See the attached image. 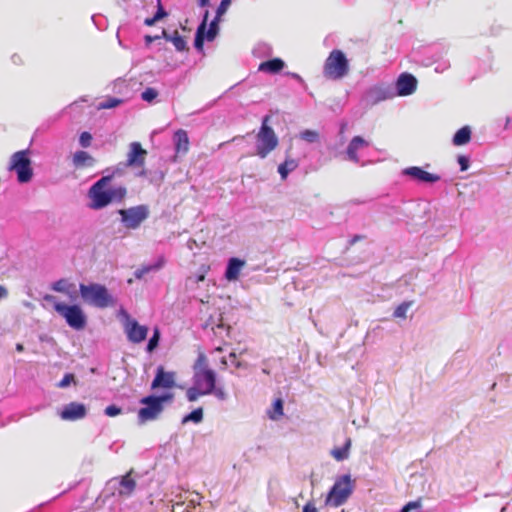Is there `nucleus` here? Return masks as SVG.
Here are the masks:
<instances>
[{
	"mask_svg": "<svg viewBox=\"0 0 512 512\" xmlns=\"http://www.w3.org/2000/svg\"><path fill=\"white\" fill-rule=\"evenodd\" d=\"M120 174L119 170H115L112 174L101 177L88 190L90 200L89 207L99 210L112 203H120L127 195L125 186H116L107 188L115 175Z\"/></svg>",
	"mask_w": 512,
	"mask_h": 512,
	"instance_id": "obj_1",
	"label": "nucleus"
},
{
	"mask_svg": "<svg viewBox=\"0 0 512 512\" xmlns=\"http://www.w3.org/2000/svg\"><path fill=\"white\" fill-rule=\"evenodd\" d=\"M44 300L52 303L54 310L60 314L67 322V324L75 329L82 330L86 326V316L83 310L78 305H66L56 301L53 295H45Z\"/></svg>",
	"mask_w": 512,
	"mask_h": 512,
	"instance_id": "obj_2",
	"label": "nucleus"
},
{
	"mask_svg": "<svg viewBox=\"0 0 512 512\" xmlns=\"http://www.w3.org/2000/svg\"><path fill=\"white\" fill-rule=\"evenodd\" d=\"M193 382L202 388L204 393L211 394L216 384V373L209 367L208 359L204 353H200L193 365Z\"/></svg>",
	"mask_w": 512,
	"mask_h": 512,
	"instance_id": "obj_3",
	"label": "nucleus"
},
{
	"mask_svg": "<svg viewBox=\"0 0 512 512\" xmlns=\"http://www.w3.org/2000/svg\"><path fill=\"white\" fill-rule=\"evenodd\" d=\"M270 118L269 115H266L262 119L261 127L256 135V154L260 158H265L279 143L277 135L269 126Z\"/></svg>",
	"mask_w": 512,
	"mask_h": 512,
	"instance_id": "obj_4",
	"label": "nucleus"
},
{
	"mask_svg": "<svg viewBox=\"0 0 512 512\" xmlns=\"http://www.w3.org/2000/svg\"><path fill=\"white\" fill-rule=\"evenodd\" d=\"M79 291L82 299L96 307L106 308L113 305V298L107 288L100 284H80Z\"/></svg>",
	"mask_w": 512,
	"mask_h": 512,
	"instance_id": "obj_5",
	"label": "nucleus"
},
{
	"mask_svg": "<svg viewBox=\"0 0 512 512\" xmlns=\"http://www.w3.org/2000/svg\"><path fill=\"white\" fill-rule=\"evenodd\" d=\"M348 71L349 64L345 54L337 49L331 51L324 64V76L338 80L347 75Z\"/></svg>",
	"mask_w": 512,
	"mask_h": 512,
	"instance_id": "obj_6",
	"label": "nucleus"
},
{
	"mask_svg": "<svg viewBox=\"0 0 512 512\" xmlns=\"http://www.w3.org/2000/svg\"><path fill=\"white\" fill-rule=\"evenodd\" d=\"M353 483L350 475H343L337 479L329 491L325 503L329 506L338 507L345 503L353 492Z\"/></svg>",
	"mask_w": 512,
	"mask_h": 512,
	"instance_id": "obj_7",
	"label": "nucleus"
},
{
	"mask_svg": "<svg viewBox=\"0 0 512 512\" xmlns=\"http://www.w3.org/2000/svg\"><path fill=\"white\" fill-rule=\"evenodd\" d=\"M9 170L17 173V180L20 183H27L33 177V169L29 158V150H20L12 154Z\"/></svg>",
	"mask_w": 512,
	"mask_h": 512,
	"instance_id": "obj_8",
	"label": "nucleus"
},
{
	"mask_svg": "<svg viewBox=\"0 0 512 512\" xmlns=\"http://www.w3.org/2000/svg\"><path fill=\"white\" fill-rule=\"evenodd\" d=\"M119 214L126 228L136 229L147 219L149 210L147 206L139 205L128 209H120Z\"/></svg>",
	"mask_w": 512,
	"mask_h": 512,
	"instance_id": "obj_9",
	"label": "nucleus"
},
{
	"mask_svg": "<svg viewBox=\"0 0 512 512\" xmlns=\"http://www.w3.org/2000/svg\"><path fill=\"white\" fill-rule=\"evenodd\" d=\"M140 403L145 405L138 411V420L142 424L156 420L164 410V406L160 405L155 395L143 397Z\"/></svg>",
	"mask_w": 512,
	"mask_h": 512,
	"instance_id": "obj_10",
	"label": "nucleus"
},
{
	"mask_svg": "<svg viewBox=\"0 0 512 512\" xmlns=\"http://www.w3.org/2000/svg\"><path fill=\"white\" fill-rule=\"evenodd\" d=\"M123 327L128 341L133 344H139L147 338L148 327L140 325L137 320L129 316L126 317Z\"/></svg>",
	"mask_w": 512,
	"mask_h": 512,
	"instance_id": "obj_11",
	"label": "nucleus"
},
{
	"mask_svg": "<svg viewBox=\"0 0 512 512\" xmlns=\"http://www.w3.org/2000/svg\"><path fill=\"white\" fill-rule=\"evenodd\" d=\"M176 386V373L166 372L163 366L156 370L155 378L151 383V389L164 388L171 389Z\"/></svg>",
	"mask_w": 512,
	"mask_h": 512,
	"instance_id": "obj_12",
	"label": "nucleus"
},
{
	"mask_svg": "<svg viewBox=\"0 0 512 512\" xmlns=\"http://www.w3.org/2000/svg\"><path fill=\"white\" fill-rule=\"evenodd\" d=\"M130 150L127 155V167H143L147 151L142 148L139 142H132L129 146Z\"/></svg>",
	"mask_w": 512,
	"mask_h": 512,
	"instance_id": "obj_13",
	"label": "nucleus"
},
{
	"mask_svg": "<svg viewBox=\"0 0 512 512\" xmlns=\"http://www.w3.org/2000/svg\"><path fill=\"white\" fill-rule=\"evenodd\" d=\"M417 88V79L409 73H402L397 82L396 89L400 96L411 95Z\"/></svg>",
	"mask_w": 512,
	"mask_h": 512,
	"instance_id": "obj_14",
	"label": "nucleus"
},
{
	"mask_svg": "<svg viewBox=\"0 0 512 512\" xmlns=\"http://www.w3.org/2000/svg\"><path fill=\"white\" fill-rule=\"evenodd\" d=\"M403 174L407 175L419 182L435 183L440 180V176L437 174L429 173L423 170L421 167L412 166L405 168Z\"/></svg>",
	"mask_w": 512,
	"mask_h": 512,
	"instance_id": "obj_15",
	"label": "nucleus"
},
{
	"mask_svg": "<svg viewBox=\"0 0 512 512\" xmlns=\"http://www.w3.org/2000/svg\"><path fill=\"white\" fill-rule=\"evenodd\" d=\"M86 416V407L84 404L71 402L60 412L63 420L75 421Z\"/></svg>",
	"mask_w": 512,
	"mask_h": 512,
	"instance_id": "obj_16",
	"label": "nucleus"
},
{
	"mask_svg": "<svg viewBox=\"0 0 512 512\" xmlns=\"http://www.w3.org/2000/svg\"><path fill=\"white\" fill-rule=\"evenodd\" d=\"M72 164L75 169H85L94 167L96 159L84 150L76 151L72 156Z\"/></svg>",
	"mask_w": 512,
	"mask_h": 512,
	"instance_id": "obj_17",
	"label": "nucleus"
},
{
	"mask_svg": "<svg viewBox=\"0 0 512 512\" xmlns=\"http://www.w3.org/2000/svg\"><path fill=\"white\" fill-rule=\"evenodd\" d=\"M368 146H369V142L366 141L363 137H361V136L353 137L347 147V150H346L348 159L350 161L358 163L359 157H358L357 151L361 148L368 147Z\"/></svg>",
	"mask_w": 512,
	"mask_h": 512,
	"instance_id": "obj_18",
	"label": "nucleus"
},
{
	"mask_svg": "<svg viewBox=\"0 0 512 512\" xmlns=\"http://www.w3.org/2000/svg\"><path fill=\"white\" fill-rule=\"evenodd\" d=\"M174 144L177 155H185L188 153L190 148V142L188 134L185 130L179 129L174 133Z\"/></svg>",
	"mask_w": 512,
	"mask_h": 512,
	"instance_id": "obj_19",
	"label": "nucleus"
},
{
	"mask_svg": "<svg viewBox=\"0 0 512 512\" xmlns=\"http://www.w3.org/2000/svg\"><path fill=\"white\" fill-rule=\"evenodd\" d=\"M245 265V262L243 260H240L239 258H231L229 260L226 272H225V278L228 281H234L239 278L240 271L242 267Z\"/></svg>",
	"mask_w": 512,
	"mask_h": 512,
	"instance_id": "obj_20",
	"label": "nucleus"
},
{
	"mask_svg": "<svg viewBox=\"0 0 512 512\" xmlns=\"http://www.w3.org/2000/svg\"><path fill=\"white\" fill-rule=\"evenodd\" d=\"M285 66V63L280 58H274L268 61H264L259 65V71L267 72L270 74L279 73Z\"/></svg>",
	"mask_w": 512,
	"mask_h": 512,
	"instance_id": "obj_21",
	"label": "nucleus"
},
{
	"mask_svg": "<svg viewBox=\"0 0 512 512\" xmlns=\"http://www.w3.org/2000/svg\"><path fill=\"white\" fill-rule=\"evenodd\" d=\"M471 133V128L469 126L460 128L453 137V144L455 146H463L468 144L471 140Z\"/></svg>",
	"mask_w": 512,
	"mask_h": 512,
	"instance_id": "obj_22",
	"label": "nucleus"
},
{
	"mask_svg": "<svg viewBox=\"0 0 512 512\" xmlns=\"http://www.w3.org/2000/svg\"><path fill=\"white\" fill-rule=\"evenodd\" d=\"M136 482L131 477V472L124 475L120 481L119 494L129 496L135 489Z\"/></svg>",
	"mask_w": 512,
	"mask_h": 512,
	"instance_id": "obj_23",
	"label": "nucleus"
},
{
	"mask_svg": "<svg viewBox=\"0 0 512 512\" xmlns=\"http://www.w3.org/2000/svg\"><path fill=\"white\" fill-rule=\"evenodd\" d=\"M352 441L347 438L342 447H335L331 450L332 457L337 461H343L349 457Z\"/></svg>",
	"mask_w": 512,
	"mask_h": 512,
	"instance_id": "obj_24",
	"label": "nucleus"
},
{
	"mask_svg": "<svg viewBox=\"0 0 512 512\" xmlns=\"http://www.w3.org/2000/svg\"><path fill=\"white\" fill-rule=\"evenodd\" d=\"M208 15H209V13H208V11H206L205 15H204V19H203L202 23L199 25L197 32H196L194 45L197 50L203 49L204 38L206 37L205 30H206Z\"/></svg>",
	"mask_w": 512,
	"mask_h": 512,
	"instance_id": "obj_25",
	"label": "nucleus"
},
{
	"mask_svg": "<svg viewBox=\"0 0 512 512\" xmlns=\"http://www.w3.org/2000/svg\"><path fill=\"white\" fill-rule=\"evenodd\" d=\"M298 167L297 160L293 158H286L283 163L278 166V172L283 180H285L288 174L294 171Z\"/></svg>",
	"mask_w": 512,
	"mask_h": 512,
	"instance_id": "obj_26",
	"label": "nucleus"
},
{
	"mask_svg": "<svg viewBox=\"0 0 512 512\" xmlns=\"http://www.w3.org/2000/svg\"><path fill=\"white\" fill-rule=\"evenodd\" d=\"M283 400L281 398H278L274 401L272 407L267 411L268 417L271 420H279L284 412H283Z\"/></svg>",
	"mask_w": 512,
	"mask_h": 512,
	"instance_id": "obj_27",
	"label": "nucleus"
},
{
	"mask_svg": "<svg viewBox=\"0 0 512 512\" xmlns=\"http://www.w3.org/2000/svg\"><path fill=\"white\" fill-rule=\"evenodd\" d=\"M204 391L205 390L194 384L193 387L187 389L186 398L189 402H195L202 396L210 395L209 393H204Z\"/></svg>",
	"mask_w": 512,
	"mask_h": 512,
	"instance_id": "obj_28",
	"label": "nucleus"
},
{
	"mask_svg": "<svg viewBox=\"0 0 512 512\" xmlns=\"http://www.w3.org/2000/svg\"><path fill=\"white\" fill-rule=\"evenodd\" d=\"M413 301H405L396 307L393 316L395 318L405 319L407 317V311L412 306Z\"/></svg>",
	"mask_w": 512,
	"mask_h": 512,
	"instance_id": "obj_29",
	"label": "nucleus"
},
{
	"mask_svg": "<svg viewBox=\"0 0 512 512\" xmlns=\"http://www.w3.org/2000/svg\"><path fill=\"white\" fill-rule=\"evenodd\" d=\"M160 329L158 327H155L153 329L152 337L149 339L146 350L149 353H152L159 345L160 341Z\"/></svg>",
	"mask_w": 512,
	"mask_h": 512,
	"instance_id": "obj_30",
	"label": "nucleus"
},
{
	"mask_svg": "<svg viewBox=\"0 0 512 512\" xmlns=\"http://www.w3.org/2000/svg\"><path fill=\"white\" fill-rule=\"evenodd\" d=\"M202 420H203V409L201 407H199L197 409H194L189 414H187L183 418V423H187V422H190V421L194 422V423H199Z\"/></svg>",
	"mask_w": 512,
	"mask_h": 512,
	"instance_id": "obj_31",
	"label": "nucleus"
},
{
	"mask_svg": "<svg viewBox=\"0 0 512 512\" xmlns=\"http://www.w3.org/2000/svg\"><path fill=\"white\" fill-rule=\"evenodd\" d=\"M171 42L173 43L174 47L178 51H185L187 50V44L184 37L179 35L178 31H175L172 35Z\"/></svg>",
	"mask_w": 512,
	"mask_h": 512,
	"instance_id": "obj_32",
	"label": "nucleus"
},
{
	"mask_svg": "<svg viewBox=\"0 0 512 512\" xmlns=\"http://www.w3.org/2000/svg\"><path fill=\"white\" fill-rule=\"evenodd\" d=\"M300 138L308 143H315L319 140V133L316 130L306 129L300 133Z\"/></svg>",
	"mask_w": 512,
	"mask_h": 512,
	"instance_id": "obj_33",
	"label": "nucleus"
},
{
	"mask_svg": "<svg viewBox=\"0 0 512 512\" xmlns=\"http://www.w3.org/2000/svg\"><path fill=\"white\" fill-rule=\"evenodd\" d=\"M220 19H217L215 18L214 20H212V22L210 23L209 25V29L206 33V39L208 41H212L215 39L216 35L218 34V30H219V27H218V22H219Z\"/></svg>",
	"mask_w": 512,
	"mask_h": 512,
	"instance_id": "obj_34",
	"label": "nucleus"
},
{
	"mask_svg": "<svg viewBox=\"0 0 512 512\" xmlns=\"http://www.w3.org/2000/svg\"><path fill=\"white\" fill-rule=\"evenodd\" d=\"M69 286L66 279H60L52 285V289L56 292L68 293Z\"/></svg>",
	"mask_w": 512,
	"mask_h": 512,
	"instance_id": "obj_35",
	"label": "nucleus"
},
{
	"mask_svg": "<svg viewBox=\"0 0 512 512\" xmlns=\"http://www.w3.org/2000/svg\"><path fill=\"white\" fill-rule=\"evenodd\" d=\"M92 135L91 133L87 132V131H84L80 134V137H79V144L81 147L83 148H88L91 146V143H92Z\"/></svg>",
	"mask_w": 512,
	"mask_h": 512,
	"instance_id": "obj_36",
	"label": "nucleus"
},
{
	"mask_svg": "<svg viewBox=\"0 0 512 512\" xmlns=\"http://www.w3.org/2000/svg\"><path fill=\"white\" fill-rule=\"evenodd\" d=\"M157 96V90L151 87L146 88L141 94L142 99L147 102H152Z\"/></svg>",
	"mask_w": 512,
	"mask_h": 512,
	"instance_id": "obj_37",
	"label": "nucleus"
},
{
	"mask_svg": "<svg viewBox=\"0 0 512 512\" xmlns=\"http://www.w3.org/2000/svg\"><path fill=\"white\" fill-rule=\"evenodd\" d=\"M121 102H122V100H120V99H117V98H109V99L105 100L104 102H101V103L99 104V108H100V109H111V108H115V107H117Z\"/></svg>",
	"mask_w": 512,
	"mask_h": 512,
	"instance_id": "obj_38",
	"label": "nucleus"
},
{
	"mask_svg": "<svg viewBox=\"0 0 512 512\" xmlns=\"http://www.w3.org/2000/svg\"><path fill=\"white\" fill-rule=\"evenodd\" d=\"M230 4H231V0H222L220 5L217 8L216 17L215 18L220 19L221 16L226 13V11H227L228 7L230 6Z\"/></svg>",
	"mask_w": 512,
	"mask_h": 512,
	"instance_id": "obj_39",
	"label": "nucleus"
},
{
	"mask_svg": "<svg viewBox=\"0 0 512 512\" xmlns=\"http://www.w3.org/2000/svg\"><path fill=\"white\" fill-rule=\"evenodd\" d=\"M75 376L72 373L65 374L62 380L58 383V387L65 388L70 385L71 382H74Z\"/></svg>",
	"mask_w": 512,
	"mask_h": 512,
	"instance_id": "obj_40",
	"label": "nucleus"
},
{
	"mask_svg": "<svg viewBox=\"0 0 512 512\" xmlns=\"http://www.w3.org/2000/svg\"><path fill=\"white\" fill-rule=\"evenodd\" d=\"M211 394H213L218 400H226L227 399V393L222 387H216V384L214 385V390L211 391Z\"/></svg>",
	"mask_w": 512,
	"mask_h": 512,
	"instance_id": "obj_41",
	"label": "nucleus"
},
{
	"mask_svg": "<svg viewBox=\"0 0 512 512\" xmlns=\"http://www.w3.org/2000/svg\"><path fill=\"white\" fill-rule=\"evenodd\" d=\"M121 412V408L117 407L116 405H110L105 408V414L109 417H115L121 414Z\"/></svg>",
	"mask_w": 512,
	"mask_h": 512,
	"instance_id": "obj_42",
	"label": "nucleus"
},
{
	"mask_svg": "<svg viewBox=\"0 0 512 512\" xmlns=\"http://www.w3.org/2000/svg\"><path fill=\"white\" fill-rule=\"evenodd\" d=\"M457 161L460 165L461 171H466L469 168L470 161L467 156L459 155Z\"/></svg>",
	"mask_w": 512,
	"mask_h": 512,
	"instance_id": "obj_43",
	"label": "nucleus"
},
{
	"mask_svg": "<svg viewBox=\"0 0 512 512\" xmlns=\"http://www.w3.org/2000/svg\"><path fill=\"white\" fill-rule=\"evenodd\" d=\"M421 507L420 501H412L404 505L401 512H410L411 510L418 509Z\"/></svg>",
	"mask_w": 512,
	"mask_h": 512,
	"instance_id": "obj_44",
	"label": "nucleus"
},
{
	"mask_svg": "<svg viewBox=\"0 0 512 512\" xmlns=\"http://www.w3.org/2000/svg\"><path fill=\"white\" fill-rule=\"evenodd\" d=\"M174 395L172 393H166L160 396H156V399L163 406L164 403H171L173 401Z\"/></svg>",
	"mask_w": 512,
	"mask_h": 512,
	"instance_id": "obj_45",
	"label": "nucleus"
},
{
	"mask_svg": "<svg viewBox=\"0 0 512 512\" xmlns=\"http://www.w3.org/2000/svg\"><path fill=\"white\" fill-rule=\"evenodd\" d=\"M166 16H167V12L162 7L161 1L158 0V9H157L156 14L154 15V20L159 21V20L163 19Z\"/></svg>",
	"mask_w": 512,
	"mask_h": 512,
	"instance_id": "obj_46",
	"label": "nucleus"
},
{
	"mask_svg": "<svg viewBox=\"0 0 512 512\" xmlns=\"http://www.w3.org/2000/svg\"><path fill=\"white\" fill-rule=\"evenodd\" d=\"M151 270V267H143L140 269H137L134 272V275L137 279H141L146 273H148Z\"/></svg>",
	"mask_w": 512,
	"mask_h": 512,
	"instance_id": "obj_47",
	"label": "nucleus"
},
{
	"mask_svg": "<svg viewBox=\"0 0 512 512\" xmlns=\"http://www.w3.org/2000/svg\"><path fill=\"white\" fill-rule=\"evenodd\" d=\"M303 512H318V510L313 503L308 502L306 505H304Z\"/></svg>",
	"mask_w": 512,
	"mask_h": 512,
	"instance_id": "obj_48",
	"label": "nucleus"
},
{
	"mask_svg": "<svg viewBox=\"0 0 512 512\" xmlns=\"http://www.w3.org/2000/svg\"><path fill=\"white\" fill-rule=\"evenodd\" d=\"M160 38H161V36H160V35H155V36L146 35V36H145V42H146V44H148V45H149V44H151L152 42H154V41H156V40H158V39H160Z\"/></svg>",
	"mask_w": 512,
	"mask_h": 512,
	"instance_id": "obj_49",
	"label": "nucleus"
},
{
	"mask_svg": "<svg viewBox=\"0 0 512 512\" xmlns=\"http://www.w3.org/2000/svg\"><path fill=\"white\" fill-rule=\"evenodd\" d=\"M365 237L363 235H355L350 241V245H354L356 242L364 239Z\"/></svg>",
	"mask_w": 512,
	"mask_h": 512,
	"instance_id": "obj_50",
	"label": "nucleus"
},
{
	"mask_svg": "<svg viewBox=\"0 0 512 512\" xmlns=\"http://www.w3.org/2000/svg\"><path fill=\"white\" fill-rule=\"evenodd\" d=\"M156 22H157V20H154V16L152 18H146L144 20V24L146 26H153Z\"/></svg>",
	"mask_w": 512,
	"mask_h": 512,
	"instance_id": "obj_51",
	"label": "nucleus"
},
{
	"mask_svg": "<svg viewBox=\"0 0 512 512\" xmlns=\"http://www.w3.org/2000/svg\"><path fill=\"white\" fill-rule=\"evenodd\" d=\"M206 271H207V270L205 269V270L203 271V273H202V274L198 275V276L195 278L194 282H195V283H199V282H201V281H204Z\"/></svg>",
	"mask_w": 512,
	"mask_h": 512,
	"instance_id": "obj_52",
	"label": "nucleus"
},
{
	"mask_svg": "<svg viewBox=\"0 0 512 512\" xmlns=\"http://www.w3.org/2000/svg\"><path fill=\"white\" fill-rule=\"evenodd\" d=\"M8 292L7 289L3 286H0V299L5 298Z\"/></svg>",
	"mask_w": 512,
	"mask_h": 512,
	"instance_id": "obj_53",
	"label": "nucleus"
},
{
	"mask_svg": "<svg viewBox=\"0 0 512 512\" xmlns=\"http://www.w3.org/2000/svg\"><path fill=\"white\" fill-rule=\"evenodd\" d=\"M161 37H164L166 40L171 41L172 35H169L167 31L163 29Z\"/></svg>",
	"mask_w": 512,
	"mask_h": 512,
	"instance_id": "obj_54",
	"label": "nucleus"
},
{
	"mask_svg": "<svg viewBox=\"0 0 512 512\" xmlns=\"http://www.w3.org/2000/svg\"><path fill=\"white\" fill-rule=\"evenodd\" d=\"M199 2V5L204 7V6H207L209 4V0H198Z\"/></svg>",
	"mask_w": 512,
	"mask_h": 512,
	"instance_id": "obj_55",
	"label": "nucleus"
},
{
	"mask_svg": "<svg viewBox=\"0 0 512 512\" xmlns=\"http://www.w3.org/2000/svg\"><path fill=\"white\" fill-rule=\"evenodd\" d=\"M16 350H17L18 352H22V351L24 350V346H23L22 344H17V345H16Z\"/></svg>",
	"mask_w": 512,
	"mask_h": 512,
	"instance_id": "obj_56",
	"label": "nucleus"
},
{
	"mask_svg": "<svg viewBox=\"0 0 512 512\" xmlns=\"http://www.w3.org/2000/svg\"><path fill=\"white\" fill-rule=\"evenodd\" d=\"M12 59H13V61H14L15 63H17V62H19V61H20V57H19V56H17V55H14V56L12 57Z\"/></svg>",
	"mask_w": 512,
	"mask_h": 512,
	"instance_id": "obj_57",
	"label": "nucleus"
},
{
	"mask_svg": "<svg viewBox=\"0 0 512 512\" xmlns=\"http://www.w3.org/2000/svg\"><path fill=\"white\" fill-rule=\"evenodd\" d=\"M234 365H235L236 368H241L243 366L240 361L234 362Z\"/></svg>",
	"mask_w": 512,
	"mask_h": 512,
	"instance_id": "obj_58",
	"label": "nucleus"
},
{
	"mask_svg": "<svg viewBox=\"0 0 512 512\" xmlns=\"http://www.w3.org/2000/svg\"><path fill=\"white\" fill-rule=\"evenodd\" d=\"M221 364H222L223 366H226V365H227V360H226V358H224V357H223V358L221 359Z\"/></svg>",
	"mask_w": 512,
	"mask_h": 512,
	"instance_id": "obj_59",
	"label": "nucleus"
},
{
	"mask_svg": "<svg viewBox=\"0 0 512 512\" xmlns=\"http://www.w3.org/2000/svg\"><path fill=\"white\" fill-rule=\"evenodd\" d=\"M215 351H217V352H222V351H223L222 346H217V347L215 348Z\"/></svg>",
	"mask_w": 512,
	"mask_h": 512,
	"instance_id": "obj_60",
	"label": "nucleus"
},
{
	"mask_svg": "<svg viewBox=\"0 0 512 512\" xmlns=\"http://www.w3.org/2000/svg\"><path fill=\"white\" fill-rule=\"evenodd\" d=\"M230 358L236 359V353L235 352L230 353Z\"/></svg>",
	"mask_w": 512,
	"mask_h": 512,
	"instance_id": "obj_61",
	"label": "nucleus"
},
{
	"mask_svg": "<svg viewBox=\"0 0 512 512\" xmlns=\"http://www.w3.org/2000/svg\"><path fill=\"white\" fill-rule=\"evenodd\" d=\"M224 328H225V327H224V325H223V324H219V325H217V329H224Z\"/></svg>",
	"mask_w": 512,
	"mask_h": 512,
	"instance_id": "obj_62",
	"label": "nucleus"
},
{
	"mask_svg": "<svg viewBox=\"0 0 512 512\" xmlns=\"http://www.w3.org/2000/svg\"><path fill=\"white\" fill-rule=\"evenodd\" d=\"M263 372L266 373V374H269V371L266 370V369H263Z\"/></svg>",
	"mask_w": 512,
	"mask_h": 512,
	"instance_id": "obj_63",
	"label": "nucleus"
}]
</instances>
